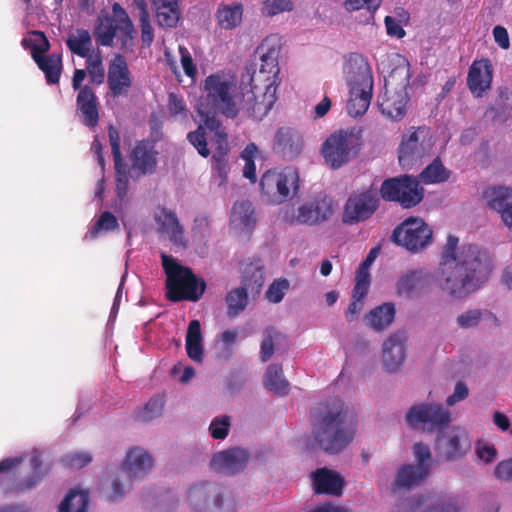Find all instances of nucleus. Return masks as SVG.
<instances>
[{
    "instance_id": "obj_29",
    "label": "nucleus",
    "mask_w": 512,
    "mask_h": 512,
    "mask_svg": "<svg viewBox=\"0 0 512 512\" xmlns=\"http://www.w3.org/2000/svg\"><path fill=\"white\" fill-rule=\"evenodd\" d=\"M430 475V465L405 464L397 472L392 490H409L421 485Z\"/></svg>"
},
{
    "instance_id": "obj_7",
    "label": "nucleus",
    "mask_w": 512,
    "mask_h": 512,
    "mask_svg": "<svg viewBox=\"0 0 512 512\" xmlns=\"http://www.w3.org/2000/svg\"><path fill=\"white\" fill-rule=\"evenodd\" d=\"M379 193L384 201L397 203L404 209H411L423 201L425 190L417 177L404 174L385 179Z\"/></svg>"
},
{
    "instance_id": "obj_14",
    "label": "nucleus",
    "mask_w": 512,
    "mask_h": 512,
    "mask_svg": "<svg viewBox=\"0 0 512 512\" xmlns=\"http://www.w3.org/2000/svg\"><path fill=\"white\" fill-rule=\"evenodd\" d=\"M189 499L195 504L206 503L213 497L214 512H237V504L233 494L227 489L212 483H200L190 488Z\"/></svg>"
},
{
    "instance_id": "obj_32",
    "label": "nucleus",
    "mask_w": 512,
    "mask_h": 512,
    "mask_svg": "<svg viewBox=\"0 0 512 512\" xmlns=\"http://www.w3.org/2000/svg\"><path fill=\"white\" fill-rule=\"evenodd\" d=\"M350 98L347 102L346 109L350 116L359 117L366 113L368 110L371 99L373 85L370 87L365 86H349Z\"/></svg>"
},
{
    "instance_id": "obj_11",
    "label": "nucleus",
    "mask_w": 512,
    "mask_h": 512,
    "mask_svg": "<svg viewBox=\"0 0 512 512\" xmlns=\"http://www.w3.org/2000/svg\"><path fill=\"white\" fill-rule=\"evenodd\" d=\"M336 204L325 192H319L297 209L289 222L306 226H317L328 221L335 212Z\"/></svg>"
},
{
    "instance_id": "obj_62",
    "label": "nucleus",
    "mask_w": 512,
    "mask_h": 512,
    "mask_svg": "<svg viewBox=\"0 0 512 512\" xmlns=\"http://www.w3.org/2000/svg\"><path fill=\"white\" fill-rule=\"evenodd\" d=\"M108 136H109V142L111 146L112 156L113 160H123L122 153L120 150V134L116 127L113 125H109L108 127Z\"/></svg>"
},
{
    "instance_id": "obj_56",
    "label": "nucleus",
    "mask_w": 512,
    "mask_h": 512,
    "mask_svg": "<svg viewBox=\"0 0 512 512\" xmlns=\"http://www.w3.org/2000/svg\"><path fill=\"white\" fill-rule=\"evenodd\" d=\"M187 138L202 157L206 158L209 156L210 151L207 148L205 131L201 126L195 131L189 132Z\"/></svg>"
},
{
    "instance_id": "obj_44",
    "label": "nucleus",
    "mask_w": 512,
    "mask_h": 512,
    "mask_svg": "<svg viewBox=\"0 0 512 512\" xmlns=\"http://www.w3.org/2000/svg\"><path fill=\"white\" fill-rule=\"evenodd\" d=\"M450 177V171L443 162H431L419 175L418 180L424 184H434L446 181Z\"/></svg>"
},
{
    "instance_id": "obj_8",
    "label": "nucleus",
    "mask_w": 512,
    "mask_h": 512,
    "mask_svg": "<svg viewBox=\"0 0 512 512\" xmlns=\"http://www.w3.org/2000/svg\"><path fill=\"white\" fill-rule=\"evenodd\" d=\"M363 146V128L353 126L339 129L323 142L321 153L325 160H350L360 155Z\"/></svg>"
},
{
    "instance_id": "obj_50",
    "label": "nucleus",
    "mask_w": 512,
    "mask_h": 512,
    "mask_svg": "<svg viewBox=\"0 0 512 512\" xmlns=\"http://www.w3.org/2000/svg\"><path fill=\"white\" fill-rule=\"evenodd\" d=\"M119 228L117 218L109 211L103 212L95 224L91 227L88 235L91 239L98 236L101 231L109 232Z\"/></svg>"
},
{
    "instance_id": "obj_48",
    "label": "nucleus",
    "mask_w": 512,
    "mask_h": 512,
    "mask_svg": "<svg viewBox=\"0 0 512 512\" xmlns=\"http://www.w3.org/2000/svg\"><path fill=\"white\" fill-rule=\"evenodd\" d=\"M116 173V193L122 203L125 200L129 184V174L132 172L129 162H114Z\"/></svg>"
},
{
    "instance_id": "obj_47",
    "label": "nucleus",
    "mask_w": 512,
    "mask_h": 512,
    "mask_svg": "<svg viewBox=\"0 0 512 512\" xmlns=\"http://www.w3.org/2000/svg\"><path fill=\"white\" fill-rule=\"evenodd\" d=\"M165 397L164 395H155L144 405L138 412L137 418L140 421L148 422L160 416L164 409Z\"/></svg>"
},
{
    "instance_id": "obj_60",
    "label": "nucleus",
    "mask_w": 512,
    "mask_h": 512,
    "mask_svg": "<svg viewBox=\"0 0 512 512\" xmlns=\"http://www.w3.org/2000/svg\"><path fill=\"white\" fill-rule=\"evenodd\" d=\"M168 110L172 116L187 117V109L181 97L175 93H170L168 97Z\"/></svg>"
},
{
    "instance_id": "obj_21",
    "label": "nucleus",
    "mask_w": 512,
    "mask_h": 512,
    "mask_svg": "<svg viewBox=\"0 0 512 512\" xmlns=\"http://www.w3.org/2000/svg\"><path fill=\"white\" fill-rule=\"evenodd\" d=\"M343 73L349 86L373 85L371 67L367 59L359 53H350L345 57Z\"/></svg>"
},
{
    "instance_id": "obj_2",
    "label": "nucleus",
    "mask_w": 512,
    "mask_h": 512,
    "mask_svg": "<svg viewBox=\"0 0 512 512\" xmlns=\"http://www.w3.org/2000/svg\"><path fill=\"white\" fill-rule=\"evenodd\" d=\"M312 436L328 454L342 452L353 441L356 425L349 420V409L339 398L320 403L311 412Z\"/></svg>"
},
{
    "instance_id": "obj_37",
    "label": "nucleus",
    "mask_w": 512,
    "mask_h": 512,
    "mask_svg": "<svg viewBox=\"0 0 512 512\" xmlns=\"http://www.w3.org/2000/svg\"><path fill=\"white\" fill-rule=\"evenodd\" d=\"M429 282V273L423 270H415L403 275L398 281L397 288L400 294L409 296L414 292L424 289Z\"/></svg>"
},
{
    "instance_id": "obj_63",
    "label": "nucleus",
    "mask_w": 512,
    "mask_h": 512,
    "mask_svg": "<svg viewBox=\"0 0 512 512\" xmlns=\"http://www.w3.org/2000/svg\"><path fill=\"white\" fill-rule=\"evenodd\" d=\"M495 43L503 50L510 48V38L507 29L504 26L496 25L492 30Z\"/></svg>"
},
{
    "instance_id": "obj_10",
    "label": "nucleus",
    "mask_w": 512,
    "mask_h": 512,
    "mask_svg": "<svg viewBox=\"0 0 512 512\" xmlns=\"http://www.w3.org/2000/svg\"><path fill=\"white\" fill-rule=\"evenodd\" d=\"M433 231L429 225L419 217H408L400 223L392 233V240L406 250L417 253L425 249L432 242Z\"/></svg>"
},
{
    "instance_id": "obj_9",
    "label": "nucleus",
    "mask_w": 512,
    "mask_h": 512,
    "mask_svg": "<svg viewBox=\"0 0 512 512\" xmlns=\"http://www.w3.org/2000/svg\"><path fill=\"white\" fill-rule=\"evenodd\" d=\"M260 188L271 204H281L299 189V175L295 168L287 167L282 171L267 170L261 177Z\"/></svg>"
},
{
    "instance_id": "obj_26",
    "label": "nucleus",
    "mask_w": 512,
    "mask_h": 512,
    "mask_svg": "<svg viewBox=\"0 0 512 512\" xmlns=\"http://www.w3.org/2000/svg\"><path fill=\"white\" fill-rule=\"evenodd\" d=\"M76 109L81 123L95 128L99 123V101L93 88L84 85L76 96Z\"/></svg>"
},
{
    "instance_id": "obj_3",
    "label": "nucleus",
    "mask_w": 512,
    "mask_h": 512,
    "mask_svg": "<svg viewBox=\"0 0 512 512\" xmlns=\"http://www.w3.org/2000/svg\"><path fill=\"white\" fill-rule=\"evenodd\" d=\"M166 274V297L172 302L183 300L196 302L205 292L206 282L198 279L192 269L179 264L175 258L161 254Z\"/></svg>"
},
{
    "instance_id": "obj_52",
    "label": "nucleus",
    "mask_w": 512,
    "mask_h": 512,
    "mask_svg": "<svg viewBox=\"0 0 512 512\" xmlns=\"http://www.w3.org/2000/svg\"><path fill=\"white\" fill-rule=\"evenodd\" d=\"M91 461V454L83 451L67 453L61 458L63 465L71 469H81L87 466Z\"/></svg>"
},
{
    "instance_id": "obj_33",
    "label": "nucleus",
    "mask_w": 512,
    "mask_h": 512,
    "mask_svg": "<svg viewBox=\"0 0 512 512\" xmlns=\"http://www.w3.org/2000/svg\"><path fill=\"white\" fill-rule=\"evenodd\" d=\"M242 287L252 294L260 293L264 281V264L260 259H253L246 263L242 271Z\"/></svg>"
},
{
    "instance_id": "obj_34",
    "label": "nucleus",
    "mask_w": 512,
    "mask_h": 512,
    "mask_svg": "<svg viewBox=\"0 0 512 512\" xmlns=\"http://www.w3.org/2000/svg\"><path fill=\"white\" fill-rule=\"evenodd\" d=\"M155 220L160 226V231L167 234L173 243L184 245L183 228L174 212L166 208H161Z\"/></svg>"
},
{
    "instance_id": "obj_43",
    "label": "nucleus",
    "mask_w": 512,
    "mask_h": 512,
    "mask_svg": "<svg viewBox=\"0 0 512 512\" xmlns=\"http://www.w3.org/2000/svg\"><path fill=\"white\" fill-rule=\"evenodd\" d=\"M85 59L90 81L96 85L104 83L105 69L101 50L99 48L94 49L92 54Z\"/></svg>"
},
{
    "instance_id": "obj_28",
    "label": "nucleus",
    "mask_w": 512,
    "mask_h": 512,
    "mask_svg": "<svg viewBox=\"0 0 512 512\" xmlns=\"http://www.w3.org/2000/svg\"><path fill=\"white\" fill-rule=\"evenodd\" d=\"M490 208L500 213L504 224L512 230V189L504 186L492 187L484 194Z\"/></svg>"
},
{
    "instance_id": "obj_58",
    "label": "nucleus",
    "mask_w": 512,
    "mask_h": 512,
    "mask_svg": "<svg viewBox=\"0 0 512 512\" xmlns=\"http://www.w3.org/2000/svg\"><path fill=\"white\" fill-rule=\"evenodd\" d=\"M355 280L356 283L352 292V297L364 300L370 287V274L356 272Z\"/></svg>"
},
{
    "instance_id": "obj_51",
    "label": "nucleus",
    "mask_w": 512,
    "mask_h": 512,
    "mask_svg": "<svg viewBox=\"0 0 512 512\" xmlns=\"http://www.w3.org/2000/svg\"><path fill=\"white\" fill-rule=\"evenodd\" d=\"M155 140L143 139L136 142L132 149L130 160H155Z\"/></svg>"
},
{
    "instance_id": "obj_13",
    "label": "nucleus",
    "mask_w": 512,
    "mask_h": 512,
    "mask_svg": "<svg viewBox=\"0 0 512 512\" xmlns=\"http://www.w3.org/2000/svg\"><path fill=\"white\" fill-rule=\"evenodd\" d=\"M433 145L432 135L427 127H410L402 135L398 160H422L430 156Z\"/></svg>"
},
{
    "instance_id": "obj_18",
    "label": "nucleus",
    "mask_w": 512,
    "mask_h": 512,
    "mask_svg": "<svg viewBox=\"0 0 512 512\" xmlns=\"http://www.w3.org/2000/svg\"><path fill=\"white\" fill-rule=\"evenodd\" d=\"M493 65L487 58L476 59L468 70L467 86L475 98H482L492 88Z\"/></svg>"
},
{
    "instance_id": "obj_35",
    "label": "nucleus",
    "mask_w": 512,
    "mask_h": 512,
    "mask_svg": "<svg viewBox=\"0 0 512 512\" xmlns=\"http://www.w3.org/2000/svg\"><path fill=\"white\" fill-rule=\"evenodd\" d=\"M393 303H383L372 309L366 316L367 324L376 331H383L392 324L395 318Z\"/></svg>"
},
{
    "instance_id": "obj_4",
    "label": "nucleus",
    "mask_w": 512,
    "mask_h": 512,
    "mask_svg": "<svg viewBox=\"0 0 512 512\" xmlns=\"http://www.w3.org/2000/svg\"><path fill=\"white\" fill-rule=\"evenodd\" d=\"M231 85L220 74L209 75L204 82L206 97L199 103L198 112L205 118L209 128H218L220 123L215 114L222 113L228 118H234L238 109L230 93Z\"/></svg>"
},
{
    "instance_id": "obj_15",
    "label": "nucleus",
    "mask_w": 512,
    "mask_h": 512,
    "mask_svg": "<svg viewBox=\"0 0 512 512\" xmlns=\"http://www.w3.org/2000/svg\"><path fill=\"white\" fill-rule=\"evenodd\" d=\"M379 207L378 196L371 192L365 191L352 194L344 207L343 222L346 224H357L369 219Z\"/></svg>"
},
{
    "instance_id": "obj_55",
    "label": "nucleus",
    "mask_w": 512,
    "mask_h": 512,
    "mask_svg": "<svg viewBox=\"0 0 512 512\" xmlns=\"http://www.w3.org/2000/svg\"><path fill=\"white\" fill-rule=\"evenodd\" d=\"M230 428V418L227 415L215 417L209 426V432L214 439L223 440L227 437Z\"/></svg>"
},
{
    "instance_id": "obj_38",
    "label": "nucleus",
    "mask_w": 512,
    "mask_h": 512,
    "mask_svg": "<svg viewBox=\"0 0 512 512\" xmlns=\"http://www.w3.org/2000/svg\"><path fill=\"white\" fill-rule=\"evenodd\" d=\"M66 46L71 53L81 57L87 58L92 54V38L88 30L76 29L66 39Z\"/></svg>"
},
{
    "instance_id": "obj_64",
    "label": "nucleus",
    "mask_w": 512,
    "mask_h": 512,
    "mask_svg": "<svg viewBox=\"0 0 512 512\" xmlns=\"http://www.w3.org/2000/svg\"><path fill=\"white\" fill-rule=\"evenodd\" d=\"M494 474L501 481H512V459L499 462L495 467Z\"/></svg>"
},
{
    "instance_id": "obj_22",
    "label": "nucleus",
    "mask_w": 512,
    "mask_h": 512,
    "mask_svg": "<svg viewBox=\"0 0 512 512\" xmlns=\"http://www.w3.org/2000/svg\"><path fill=\"white\" fill-rule=\"evenodd\" d=\"M406 333L397 331L391 334L383 343V367L389 373L397 372L402 366L406 353Z\"/></svg>"
},
{
    "instance_id": "obj_39",
    "label": "nucleus",
    "mask_w": 512,
    "mask_h": 512,
    "mask_svg": "<svg viewBox=\"0 0 512 512\" xmlns=\"http://www.w3.org/2000/svg\"><path fill=\"white\" fill-rule=\"evenodd\" d=\"M242 15L243 8L240 3L220 4L216 12L219 26L226 30L236 28L242 21Z\"/></svg>"
},
{
    "instance_id": "obj_1",
    "label": "nucleus",
    "mask_w": 512,
    "mask_h": 512,
    "mask_svg": "<svg viewBox=\"0 0 512 512\" xmlns=\"http://www.w3.org/2000/svg\"><path fill=\"white\" fill-rule=\"evenodd\" d=\"M458 242V237L448 236L436 281L451 297L462 299L486 282L492 269V261L488 252L477 245H463L457 252Z\"/></svg>"
},
{
    "instance_id": "obj_23",
    "label": "nucleus",
    "mask_w": 512,
    "mask_h": 512,
    "mask_svg": "<svg viewBox=\"0 0 512 512\" xmlns=\"http://www.w3.org/2000/svg\"><path fill=\"white\" fill-rule=\"evenodd\" d=\"M304 147V140L301 134L289 127H281L277 130L273 151L283 159H294L300 155Z\"/></svg>"
},
{
    "instance_id": "obj_61",
    "label": "nucleus",
    "mask_w": 512,
    "mask_h": 512,
    "mask_svg": "<svg viewBox=\"0 0 512 512\" xmlns=\"http://www.w3.org/2000/svg\"><path fill=\"white\" fill-rule=\"evenodd\" d=\"M141 41L144 47H150L154 41V29L150 23V15L140 17Z\"/></svg>"
},
{
    "instance_id": "obj_12",
    "label": "nucleus",
    "mask_w": 512,
    "mask_h": 512,
    "mask_svg": "<svg viewBox=\"0 0 512 512\" xmlns=\"http://www.w3.org/2000/svg\"><path fill=\"white\" fill-rule=\"evenodd\" d=\"M406 421L411 428L422 427L423 430L433 432L448 426L451 413L442 404H417L407 411Z\"/></svg>"
},
{
    "instance_id": "obj_45",
    "label": "nucleus",
    "mask_w": 512,
    "mask_h": 512,
    "mask_svg": "<svg viewBox=\"0 0 512 512\" xmlns=\"http://www.w3.org/2000/svg\"><path fill=\"white\" fill-rule=\"evenodd\" d=\"M156 10L157 23L162 27H174L180 17L177 4H162L154 6Z\"/></svg>"
},
{
    "instance_id": "obj_46",
    "label": "nucleus",
    "mask_w": 512,
    "mask_h": 512,
    "mask_svg": "<svg viewBox=\"0 0 512 512\" xmlns=\"http://www.w3.org/2000/svg\"><path fill=\"white\" fill-rule=\"evenodd\" d=\"M284 335L273 327H267L263 331V340L261 342L260 357L263 362H267L274 353V344L278 343Z\"/></svg>"
},
{
    "instance_id": "obj_59",
    "label": "nucleus",
    "mask_w": 512,
    "mask_h": 512,
    "mask_svg": "<svg viewBox=\"0 0 512 512\" xmlns=\"http://www.w3.org/2000/svg\"><path fill=\"white\" fill-rule=\"evenodd\" d=\"M382 0H345L344 5L348 11H357L366 8L370 12H375Z\"/></svg>"
},
{
    "instance_id": "obj_49",
    "label": "nucleus",
    "mask_w": 512,
    "mask_h": 512,
    "mask_svg": "<svg viewBox=\"0 0 512 512\" xmlns=\"http://www.w3.org/2000/svg\"><path fill=\"white\" fill-rule=\"evenodd\" d=\"M492 317V314L487 310L473 309L461 313L457 319L458 327L462 329H470L479 325L482 320Z\"/></svg>"
},
{
    "instance_id": "obj_16",
    "label": "nucleus",
    "mask_w": 512,
    "mask_h": 512,
    "mask_svg": "<svg viewBox=\"0 0 512 512\" xmlns=\"http://www.w3.org/2000/svg\"><path fill=\"white\" fill-rule=\"evenodd\" d=\"M33 35L38 37L41 41L40 44H35L31 48V56L38 65L39 69L44 72L48 84H57L60 80L62 61L59 55L50 54L44 56L50 44L42 31H33Z\"/></svg>"
},
{
    "instance_id": "obj_41",
    "label": "nucleus",
    "mask_w": 512,
    "mask_h": 512,
    "mask_svg": "<svg viewBox=\"0 0 512 512\" xmlns=\"http://www.w3.org/2000/svg\"><path fill=\"white\" fill-rule=\"evenodd\" d=\"M89 494L85 490L72 489L59 506V512H87Z\"/></svg>"
},
{
    "instance_id": "obj_17",
    "label": "nucleus",
    "mask_w": 512,
    "mask_h": 512,
    "mask_svg": "<svg viewBox=\"0 0 512 512\" xmlns=\"http://www.w3.org/2000/svg\"><path fill=\"white\" fill-rule=\"evenodd\" d=\"M280 54V46L273 41V39L267 37L261 44L256 48L255 55L259 57L260 66L258 74L253 71L250 77V84L252 85L255 81V77H263L265 81H268L270 86L275 81L270 82L271 78L277 77L279 74L278 58Z\"/></svg>"
},
{
    "instance_id": "obj_57",
    "label": "nucleus",
    "mask_w": 512,
    "mask_h": 512,
    "mask_svg": "<svg viewBox=\"0 0 512 512\" xmlns=\"http://www.w3.org/2000/svg\"><path fill=\"white\" fill-rule=\"evenodd\" d=\"M289 288V282L286 279L274 281L266 291V298L271 303H279L285 295V291Z\"/></svg>"
},
{
    "instance_id": "obj_30",
    "label": "nucleus",
    "mask_w": 512,
    "mask_h": 512,
    "mask_svg": "<svg viewBox=\"0 0 512 512\" xmlns=\"http://www.w3.org/2000/svg\"><path fill=\"white\" fill-rule=\"evenodd\" d=\"M153 465L151 456L143 449L134 447L127 453L122 470L130 480L142 479Z\"/></svg>"
},
{
    "instance_id": "obj_24",
    "label": "nucleus",
    "mask_w": 512,
    "mask_h": 512,
    "mask_svg": "<svg viewBox=\"0 0 512 512\" xmlns=\"http://www.w3.org/2000/svg\"><path fill=\"white\" fill-rule=\"evenodd\" d=\"M248 452L241 448H231L215 454L210 462L211 467L226 475L241 472L248 462Z\"/></svg>"
},
{
    "instance_id": "obj_31",
    "label": "nucleus",
    "mask_w": 512,
    "mask_h": 512,
    "mask_svg": "<svg viewBox=\"0 0 512 512\" xmlns=\"http://www.w3.org/2000/svg\"><path fill=\"white\" fill-rule=\"evenodd\" d=\"M231 223L241 233L251 235L256 225V216L255 209L250 201H238L234 204Z\"/></svg>"
},
{
    "instance_id": "obj_36",
    "label": "nucleus",
    "mask_w": 512,
    "mask_h": 512,
    "mask_svg": "<svg viewBox=\"0 0 512 512\" xmlns=\"http://www.w3.org/2000/svg\"><path fill=\"white\" fill-rule=\"evenodd\" d=\"M30 466L33 471V475L27 478L24 481H19L14 483L11 487H7L5 490L7 492H23L25 490H30L36 487L40 481V479L48 472L47 469L42 470V460L41 454L37 450H34L31 454L30 458Z\"/></svg>"
},
{
    "instance_id": "obj_20",
    "label": "nucleus",
    "mask_w": 512,
    "mask_h": 512,
    "mask_svg": "<svg viewBox=\"0 0 512 512\" xmlns=\"http://www.w3.org/2000/svg\"><path fill=\"white\" fill-rule=\"evenodd\" d=\"M470 442L465 431L453 428L440 433L436 440V449L448 461H454L465 455Z\"/></svg>"
},
{
    "instance_id": "obj_19",
    "label": "nucleus",
    "mask_w": 512,
    "mask_h": 512,
    "mask_svg": "<svg viewBox=\"0 0 512 512\" xmlns=\"http://www.w3.org/2000/svg\"><path fill=\"white\" fill-rule=\"evenodd\" d=\"M107 84L114 98L128 94L132 79L128 63L122 54H116L109 62Z\"/></svg>"
},
{
    "instance_id": "obj_25",
    "label": "nucleus",
    "mask_w": 512,
    "mask_h": 512,
    "mask_svg": "<svg viewBox=\"0 0 512 512\" xmlns=\"http://www.w3.org/2000/svg\"><path fill=\"white\" fill-rule=\"evenodd\" d=\"M461 507L453 497L421 495L408 502L407 512H460Z\"/></svg>"
},
{
    "instance_id": "obj_54",
    "label": "nucleus",
    "mask_w": 512,
    "mask_h": 512,
    "mask_svg": "<svg viewBox=\"0 0 512 512\" xmlns=\"http://www.w3.org/2000/svg\"><path fill=\"white\" fill-rule=\"evenodd\" d=\"M293 7L291 0H265L262 10L264 15L271 17L282 12H290Z\"/></svg>"
},
{
    "instance_id": "obj_42",
    "label": "nucleus",
    "mask_w": 512,
    "mask_h": 512,
    "mask_svg": "<svg viewBox=\"0 0 512 512\" xmlns=\"http://www.w3.org/2000/svg\"><path fill=\"white\" fill-rule=\"evenodd\" d=\"M245 288L238 287L227 293L225 301L227 304V315L230 318L239 315L248 304V294Z\"/></svg>"
},
{
    "instance_id": "obj_40",
    "label": "nucleus",
    "mask_w": 512,
    "mask_h": 512,
    "mask_svg": "<svg viewBox=\"0 0 512 512\" xmlns=\"http://www.w3.org/2000/svg\"><path fill=\"white\" fill-rule=\"evenodd\" d=\"M263 383L265 388L280 396L287 395L289 392V383L283 376L281 365L270 364L264 375Z\"/></svg>"
},
{
    "instance_id": "obj_5",
    "label": "nucleus",
    "mask_w": 512,
    "mask_h": 512,
    "mask_svg": "<svg viewBox=\"0 0 512 512\" xmlns=\"http://www.w3.org/2000/svg\"><path fill=\"white\" fill-rule=\"evenodd\" d=\"M410 76L409 66L401 65L392 69L385 78L384 92L378 96L377 105L381 113L390 120L400 121L407 113Z\"/></svg>"
},
{
    "instance_id": "obj_53",
    "label": "nucleus",
    "mask_w": 512,
    "mask_h": 512,
    "mask_svg": "<svg viewBox=\"0 0 512 512\" xmlns=\"http://www.w3.org/2000/svg\"><path fill=\"white\" fill-rule=\"evenodd\" d=\"M510 117H511V109L504 102L489 106L484 113V118H486L492 122L504 123Z\"/></svg>"
},
{
    "instance_id": "obj_6",
    "label": "nucleus",
    "mask_w": 512,
    "mask_h": 512,
    "mask_svg": "<svg viewBox=\"0 0 512 512\" xmlns=\"http://www.w3.org/2000/svg\"><path fill=\"white\" fill-rule=\"evenodd\" d=\"M134 24L127 11L117 2L112 5V14L100 16L96 20L94 36L99 46L112 47L114 39L120 43L121 48L133 45L136 37Z\"/></svg>"
},
{
    "instance_id": "obj_27",
    "label": "nucleus",
    "mask_w": 512,
    "mask_h": 512,
    "mask_svg": "<svg viewBox=\"0 0 512 512\" xmlns=\"http://www.w3.org/2000/svg\"><path fill=\"white\" fill-rule=\"evenodd\" d=\"M313 490L316 494L340 496L344 487V478L340 473L326 467L318 468L311 474Z\"/></svg>"
}]
</instances>
